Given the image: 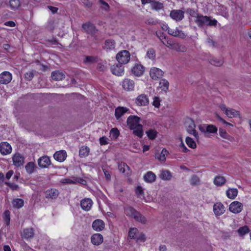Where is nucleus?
<instances>
[{
    "label": "nucleus",
    "instance_id": "obj_1",
    "mask_svg": "<svg viewBox=\"0 0 251 251\" xmlns=\"http://www.w3.org/2000/svg\"><path fill=\"white\" fill-rule=\"evenodd\" d=\"M127 125L133 133L141 138L143 135V126L140 123V118L137 116H130L127 119Z\"/></svg>",
    "mask_w": 251,
    "mask_h": 251
},
{
    "label": "nucleus",
    "instance_id": "obj_2",
    "mask_svg": "<svg viewBox=\"0 0 251 251\" xmlns=\"http://www.w3.org/2000/svg\"><path fill=\"white\" fill-rule=\"evenodd\" d=\"M125 213L128 217L135 219L143 224H145L147 222L146 218L136 211L133 207L127 206L125 208Z\"/></svg>",
    "mask_w": 251,
    "mask_h": 251
},
{
    "label": "nucleus",
    "instance_id": "obj_3",
    "mask_svg": "<svg viewBox=\"0 0 251 251\" xmlns=\"http://www.w3.org/2000/svg\"><path fill=\"white\" fill-rule=\"evenodd\" d=\"M195 21L199 26L216 25L217 23L216 20L211 19L209 17L201 15H198L196 17Z\"/></svg>",
    "mask_w": 251,
    "mask_h": 251
},
{
    "label": "nucleus",
    "instance_id": "obj_4",
    "mask_svg": "<svg viewBox=\"0 0 251 251\" xmlns=\"http://www.w3.org/2000/svg\"><path fill=\"white\" fill-rule=\"evenodd\" d=\"M219 107L221 110L229 118H235L239 116V112L233 108L227 107L225 104H221Z\"/></svg>",
    "mask_w": 251,
    "mask_h": 251
},
{
    "label": "nucleus",
    "instance_id": "obj_5",
    "mask_svg": "<svg viewBox=\"0 0 251 251\" xmlns=\"http://www.w3.org/2000/svg\"><path fill=\"white\" fill-rule=\"evenodd\" d=\"M185 127L187 131L190 134L194 135L195 137H198V133L195 130V124L193 120L190 118H187L185 122Z\"/></svg>",
    "mask_w": 251,
    "mask_h": 251
},
{
    "label": "nucleus",
    "instance_id": "obj_6",
    "mask_svg": "<svg viewBox=\"0 0 251 251\" xmlns=\"http://www.w3.org/2000/svg\"><path fill=\"white\" fill-rule=\"evenodd\" d=\"M116 59L119 63L126 64L130 59V54L126 50H122L117 54Z\"/></svg>",
    "mask_w": 251,
    "mask_h": 251
},
{
    "label": "nucleus",
    "instance_id": "obj_7",
    "mask_svg": "<svg viewBox=\"0 0 251 251\" xmlns=\"http://www.w3.org/2000/svg\"><path fill=\"white\" fill-rule=\"evenodd\" d=\"M243 208V204L238 201H234L229 205V210L234 214L240 213L242 211Z\"/></svg>",
    "mask_w": 251,
    "mask_h": 251
},
{
    "label": "nucleus",
    "instance_id": "obj_8",
    "mask_svg": "<svg viewBox=\"0 0 251 251\" xmlns=\"http://www.w3.org/2000/svg\"><path fill=\"white\" fill-rule=\"evenodd\" d=\"M12 162L15 166L19 167L24 165L25 158L20 153H15L12 156Z\"/></svg>",
    "mask_w": 251,
    "mask_h": 251
},
{
    "label": "nucleus",
    "instance_id": "obj_9",
    "mask_svg": "<svg viewBox=\"0 0 251 251\" xmlns=\"http://www.w3.org/2000/svg\"><path fill=\"white\" fill-rule=\"evenodd\" d=\"M163 72L158 68L153 67L150 70V76L154 80L160 78L163 75Z\"/></svg>",
    "mask_w": 251,
    "mask_h": 251
},
{
    "label": "nucleus",
    "instance_id": "obj_10",
    "mask_svg": "<svg viewBox=\"0 0 251 251\" xmlns=\"http://www.w3.org/2000/svg\"><path fill=\"white\" fill-rule=\"evenodd\" d=\"M135 83L133 80L125 78L122 82V87L126 91H132L134 90Z\"/></svg>",
    "mask_w": 251,
    "mask_h": 251
},
{
    "label": "nucleus",
    "instance_id": "obj_11",
    "mask_svg": "<svg viewBox=\"0 0 251 251\" xmlns=\"http://www.w3.org/2000/svg\"><path fill=\"white\" fill-rule=\"evenodd\" d=\"M12 79V75L8 71H4L0 74V83L3 84L9 83Z\"/></svg>",
    "mask_w": 251,
    "mask_h": 251
},
{
    "label": "nucleus",
    "instance_id": "obj_12",
    "mask_svg": "<svg viewBox=\"0 0 251 251\" xmlns=\"http://www.w3.org/2000/svg\"><path fill=\"white\" fill-rule=\"evenodd\" d=\"M12 148L11 145L6 142H3L0 144V152L4 155L11 153Z\"/></svg>",
    "mask_w": 251,
    "mask_h": 251
},
{
    "label": "nucleus",
    "instance_id": "obj_13",
    "mask_svg": "<svg viewBox=\"0 0 251 251\" xmlns=\"http://www.w3.org/2000/svg\"><path fill=\"white\" fill-rule=\"evenodd\" d=\"M213 212L216 216L222 215L225 212V207L221 202H216L213 205Z\"/></svg>",
    "mask_w": 251,
    "mask_h": 251
},
{
    "label": "nucleus",
    "instance_id": "obj_14",
    "mask_svg": "<svg viewBox=\"0 0 251 251\" xmlns=\"http://www.w3.org/2000/svg\"><path fill=\"white\" fill-rule=\"evenodd\" d=\"M132 73L136 76H140L144 72V67L140 64H136L131 68Z\"/></svg>",
    "mask_w": 251,
    "mask_h": 251
},
{
    "label": "nucleus",
    "instance_id": "obj_15",
    "mask_svg": "<svg viewBox=\"0 0 251 251\" xmlns=\"http://www.w3.org/2000/svg\"><path fill=\"white\" fill-rule=\"evenodd\" d=\"M112 73L116 75L121 76L124 73V67L121 64H114L111 66Z\"/></svg>",
    "mask_w": 251,
    "mask_h": 251
},
{
    "label": "nucleus",
    "instance_id": "obj_16",
    "mask_svg": "<svg viewBox=\"0 0 251 251\" xmlns=\"http://www.w3.org/2000/svg\"><path fill=\"white\" fill-rule=\"evenodd\" d=\"M38 164L40 167L47 168L50 165L51 161L48 156H44L38 159Z\"/></svg>",
    "mask_w": 251,
    "mask_h": 251
},
{
    "label": "nucleus",
    "instance_id": "obj_17",
    "mask_svg": "<svg viewBox=\"0 0 251 251\" xmlns=\"http://www.w3.org/2000/svg\"><path fill=\"white\" fill-rule=\"evenodd\" d=\"M103 241L102 235L100 233H95L91 237L92 244L95 246H99L102 244Z\"/></svg>",
    "mask_w": 251,
    "mask_h": 251
},
{
    "label": "nucleus",
    "instance_id": "obj_18",
    "mask_svg": "<svg viewBox=\"0 0 251 251\" xmlns=\"http://www.w3.org/2000/svg\"><path fill=\"white\" fill-rule=\"evenodd\" d=\"M170 17L176 21H181L184 17V12L180 10H173L170 13Z\"/></svg>",
    "mask_w": 251,
    "mask_h": 251
},
{
    "label": "nucleus",
    "instance_id": "obj_19",
    "mask_svg": "<svg viewBox=\"0 0 251 251\" xmlns=\"http://www.w3.org/2000/svg\"><path fill=\"white\" fill-rule=\"evenodd\" d=\"M54 158L57 161L62 162L67 157V152L64 150L56 151L53 155Z\"/></svg>",
    "mask_w": 251,
    "mask_h": 251
},
{
    "label": "nucleus",
    "instance_id": "obj_20",
    "mask_svg": "<svg viewBox=\"0 0 251 251\" xmlns=\"http://www.w3.org/2000/svg\"><path fill=\"white\" fill-rule=\"evenodd\" d=\"M93 204L92 201L89 198H85L80 202V206L82 209L85 211H89L92 207Z\"/></svg>",
    "mask_w": 251,
    "mask_h": 251
},
{
    "label": "nucleus",
    "instance_id": "obj_21",
    "mask_svg": "<svg viewBox=\"0 0 251 251\" xmlns=\"http://www.w3.org/2000/svg\"><path fill=\"white\" fill-rule=\"evenodd\" d=\"M105 226L103 221L100 219L95 220L92 224V227L94 230L97 231H100L102 230Z\"/></svg>",
    "mask_w": 251,
    "mask_h": 251
},
{
    "label": "nucleus",
    "instance_id": "obj_22",
    "mask_svg": "<svg viewBox=\"0 0 251 251\" xmlns=\"http://www.w3.org/2000/svg\"><path fill=\"white\" fill-rule=\"evenodd\" d=\"M169 34L181 38H184L186 37V34L182 31L179 30L177 28L175 29H170L168 31Z\"/></svg>",
    "mask_w": 251,
    "mask_h": 251
},
{
    "label": "nucleus",
    "instance_id": "obj_23",
    "mask_svg": "<svg viewBox=\"0 0 251 251\" xmlns=\"http://www.w3.org/2000/svg\"><path fill=\"white\" fill-rule=\"evenodd\" d=\"M149 99L144 94L139 95L136 100V103L139 106H145L149 103Z\"/></svg>",
    "mask_w": 251,
    "mask_h": 251
},
{
    "label": "nucleus",
    "instance_id": "obj_24",
    "mask_svg": "<svg viewBox=\"0 0 251 251\" xmlns=\"http://www.w3.org/2000/svg\"><path fill=\"white\" fill-rule=\"evenodd\" d=\"M34 234V230L32 228H25L22 232V237L27 240L32 238Z\"/></svg>",
    "mask_w": 251,
    "mask_h": 251
},
{
    "label": "nucleus",
    "instance_id": "obj_25",
    "mask_svg": "<svg viewBox=\"0 0 251 251\" xmlns=\"http://www.w3.org/2000/svg\"><path fill=\"white\" fill-rule=\"evenodd\" d=\"M226 178L221 175H217L214 178L213 183L217 186H223L226 182Z\"/></svg>",
    "mask_w": 251,
    "mask_h": 251
},
{
    "label": "nucleus",
    "instance_id": "obj_26",
    "mask_svg": "<svg viewBox=\"0 0 251 251\" xmlns=\"http://www.w3.org/2000/svg\"><path fill=\"white\" fill-rule=\"evenodd\" d=\"M168 154L169 151L166 149H163L160 153L155 154V158L161 162H164L166 160V156Z\"/></svg>",
    "mask_w": 251,
    "mask_h": 251
},
{
    "label": "nucleus",
    "instance_id": "obj_27",
    "mask_svg": "<svg viewBox=\"0 0 251 251\" xmlns=\"http://www.w3.org/2000/svg\"><path fill=\"white\" fill-rule=\"evenodd\" d=\"M83 30L89 34H93L95 33V27L94 25L90 23H87L82 25Z\"/></svg>",
    "mask_w": 251,
    "mask_h": 251
},
{
    "label": "nucleus",
    "instance_id": "obj_28",
    "mask_svg": "<svg viewBox=\"0 0 251 251\" xmlns=\"http://www.w3.org/2000/svg\"><path fill=\"white\" fill-rule=\"evenodd\" d=\"M219 135L222 138L227 140V141L233 142L235 141L234 138L229 135L224 129H219Z\"/></svg>",
    "mask_w": 251,
    "mask_h": 251
},
{
    "label": "nucleus",
    "instance_id": "obj_29",
    "mask_svg": "<svg viewBox=\"0 0 251 251\" xmlns=\"http://www.w3.org/2000/svg\"><path fill=\"white\" fill-rule=\"evenodd\" d=\"M156 176L151 171L148 172L144 176V180L148 183L154 182L156 179Z\"/></svg>",
    "mask_w": 251,
    "mask_h": 251
},
{
    "label": "nucleus",
    "instance_id": "obj_30",
    "mask_svg": "<svg viewBox=\"0 0 251 251\" xmlns=\"http://www.w3.org/2000/svg\"><path fill=\"white\" fill-rule=\"evenodd\" d=\"M128 109L124 107H118L115 109V115L117 120L119 119L127 111Z\"/></svg>",
    "mask_w": 251,
    "mask_h": 251
},
{
    "label": "nucleus",
    "instance_id": "obj_31",
    "mask_svg": "<svg viewBox=\"0 0 251 251\" xmlns=\"http://www.w3.org/2000/svg\"><path fill=\"white\" fill-rule=\"evenodd\" d=\"M115 42L114 40L111 39L106 40L105 41L103 48L107 51L115 49Z\"/></svg>",
    "mask_w": 251,
    "mask_h": 251
},
{
    "label": "nucleus",
    "instance_id": "obj_32",
    "mask_svg": "<svg viewBox=\"0 0 251 251\" xmlns=\"http://www.w3.org/2000/svg\"><path fill=\"white\" fill-rule=\"evenodd\" d=\"M238 192L236 188H229L226 191V195L227 198L233 200L237 196Z\"/></svg>",
    "mask_w": 251,
    "mask_h": 251
},
{
    "label": "nucleus",
    "instance_id": "obj_33",
    "mask_svg": "<svg viewBox=\"0 0 251 251\" xmlns=\"http://www.w3.org/2000/svg\"><path fill=\"white\" fill-rule=\"evenodd\" d=\"M171 173L168 170H161L159 177L161 179L164 180H169L172 177Z\"/></svg>",
    "mask_w": 251,
    "mask_h": 251
},
{
    "label": "nucleus",
    "instance_id": "obj_34",
    "mask_svg": "<svg viewBox=\"0 0 251 251\" xmlns=\"http://www.w3.org/2000/svg\"><path fill=\"white\" fill-rule=\"evenodd\" d=\"M65 77V75L62 72L59 71L54 72L52 73L51 78L52 79L59 81L63 79Z\"/></svg>",
    "mask_w": 251,
    "mask_h": 251
},
{
    "label": "nucleus",
    "instance_id": "obj_35",
    "mask_svg": "<svg viewBox=\"0 0 251 251\" xmlns=\"http://www.w3.org/2000/svg\"><path fill=\"white\" fill-rule=\"evenodd\" d=\"M46 195L47 198L55 199L58 196V192L56 189H51L46 191Z\"/></svg>",
    "mask_w": 251,
    "mask_h": 251
},
{
    "label": "nucleus",
    "instance_id": "obj_36",
    "mask_svg": "<svg viewBox=\"0 0 251 251\" xmlns=\"http://www.w3.org/2000/svg\"><path fill=\"white\" fill-rule=\"evenodd\" d=\"M75 176H72L68 178H63L60 180L59 182L64 184H75Z\"/></svg>",
    "mask_w": 251,
    "mask_h": 251
},
{
    "label": "nucleus",
    "instance_id": "obj_37",
    "mask_svg": "<svg viewBox=\"0 0 251 251\" xmlns=\"http://www.w3.org/2000/svg\"><path fill=\"white\" fill-rule=\"evenodd\" d=\"M169 83L168 80L163 79L159 82V88L161 90L164 92H167L168 90Z\"/></svg>",
    "mask_w": 251,
    "mask_h": 251
},
{
    "label": "nucleus",
    "instance_id": "obj_38",
    "mask_svg": "<svg viewBox=\"0 0 251 251\" xmlns=\"http://www.w3.org/2000/svg\"><path fill=\"white\" fill-rule=\"evenodd\" d=\"M157 131L155 129L151 128L146 131V134L150 140L155 139L157 135Z\"/></svg>",
    "mask_w": 251,
    "mask_h": 251
},
{
    "label": "nucleus",
    "instance_id": "obj_39",
    "mask_svg": "<svg viewBox=\"0 0 251 251\" xmlns=\"http://www.w3.org/2000/svg\"><path fill=\"white\" fill-rule=\"evenodd\" d=\"M36 165L33 162H30L27 163L25 166V169L26 170V172L28 174H31L33 173L34 169L35 168Z\"/></svg>",
    "mask_w": 251,
    "mask_h": 251
},
{
    "label": "nucleus",
    "instance_id": "obj_40",
    "mask_svg": "<svg viewBox=\"0 0 251 251\" xmlns=\"http://www.w3.org/2000/svg\"><path fill=\"white\" fill-rule=\"evenodd\" d=\"M90 151L89 148L87 147L82 146L79 150V156L80 157H85L89 154Z\"/></svg>",
    "mask_w": 251,
    "mask_h": 251
},
{
    "label": "nucleus",
    "instance_id": "obj_41",
    "mask_svg": "<svg viewBox=\"0 0 251 251\" xmlns=\"http://www.w3.org/2000/svg\"><path fill=\"white\" fill-rule=\"evenodd\" d=\"M24 203V201L22 199H16L13 200L12 201V204L13 207L16 208H20L22 206H23Z\"/></svg>",
    "mask_w": 251,
    "mask_h": 251
},
{
    "label": "nucleus",
    "instance_id": "obj_42",
    "mask_svg": "<svg viewBox=\"0 0 251 251\" xmlns=\"http://www.w3.org/2000/svg\"><path fill=\"white\" fill-rule=\"evenodd\" d=\"M138 230L137 228H130L128 231V236L131 239H135L139 233Z\"/></svg>",
    "mask_w": 251,
    "mask_h": 251
},
{
    "label": "nucleus",
    "instance_id": "obj_43",
    "mask_svg": "<svg viewBox=\"0 0 251 251\" xmlns=\"http://www.w3.org/2000/svg\"><path fill=\"white\" fill-rule=\"evenodd\" d=\"M185 142L188 146L190 148L194 149L197 147L196 142L189 137H187L186 138Z\"/></svg>",
    "mask_w": 251,
    "mask_h": 251
},
{
    "label": "nucleus",
    "instance_id": "obj_44",
    "mask_svg": "<svg viewBox=\"0 0 251 251\" xmlns=\"http://www.w3.org/2000/svg\"><path fill=\"white\" fill-rule=\"evenodd\" d=\"M21 5L19 0H10L9 5L12 9H18Z\"/></svg>",
    "mask_w": 251,
    "mask_h": 251
},
{
    "label": "nucleus",
    "instance_id": "obj_45",
    "mask_svg": "<svg viewBox=\"0 0 251 251\" xmlns=\"http://www.w3.org/2000/svg\"><path fill=\"white\" fill-rule=\"evenodd\" d=\"M151 6L152 9L155 10L156 11L160 10L163 8V5L162 3L156 1L155 0L152 3Z\"/></svg>",
    "mask_w": 251,
    "mask_h": 251
},
{
    "label": "nucleus",
    "instance_id": "obj_46",
    "mask_svg": "<svg viewBox=\"0 0 251 251\" xmlns=\"http://www.w3.org/2000/svg\"><path fill=\"white\" fill-rule=\"evenodd\" d=\"M249 228L247 226H244L240 227L238 230V233L240 236H244L249 232Z\"/></svg>",
    "mask_w": 251,
    "mask_h": 251
},
{
    "label": "nucleus",
    "instance_id": "obj_47",
    "mask_svg": "<svg viewBox=\"0 0 251 251\" xmlns=\"http://www.w3.org/2000/svg\"><path fill=\"white\" fill-rule=\"evenodd\" d=\"M147 57L151 60H154L155 58V51L153 49H149L146 54Z\"/></svg>",
    "mask_w": 251,
    "mask_h": 251
},
{
    "label": "nucleus",
    "instance_id": "obj_48",
    "mask_svg": "<svg viewBox=\"0 0 251 251\" xmlns=\"http://www.w3.org/2000/svg\"><path fill=\"white\" fill-rule=\"evenodd\" d=\"M173 50L179 52H185L186 51V48L184 45L176 43L175 46H174Z\"/></svg>",
    "mask_w": 251,
    "mask_h": 251
},
{
    "label": "nucleus",
    "instance_id": "obj_49",
    "mask_svg": "<svg viewBox=\"0 0 251 251\" xmlns=\"http://www.w3.org/2000/svg\"><path fill=\"white\" fill-rule=\"evenodd\" d=\"M135 193L137 196L143 199L144 198V189L141 186H138L135 189Z\"/></svg>",
    "mask_w": 251,
    "mask_h": 251
},
{
    "label": "nucleus",
    "instance_id": "obj_50",
    "mask_svg": "<svg viewBox=\"0 0 251 251\" xmlns=\"http://www.w3.org/2000/svg\"><path fill=\"white\" fill-rule=\"evenodd\" d=\"M162 42L164 45L171 49H174V46H175V45L176 44L175 43H173L172 41L167 40L165 38L164 40H162Z\"/></svg>",
    "mask_w": 251,
    "mask_h": 251
},
{
    "label": "nucleus",
    "instance_id": "obj_51",
    "mask_svg": "<svg viewBox=\"0 0 251 251\" xmlns=\"http://www.w3.org/2000/svg\"><path fill=\"white\" fill-rule=\"evenodd\" d=\"M3 219L7 225H9L10 221V212L8 210H6L3 213Z\"/></svg>",
    "mask_w": 251,
    "mask_h": 251
},
{
    "label": "nucleus",
    "instance_id": "obj_52",
    "mask_svg": "<svg viewBox=\"0 0 251 251\" xmlns=\"http://www.w3.org/2000/svg\"><path fill=\"white\" fill-rule=\"evenodd\" d=\"M135 239L138 242H144L146 240V237L143 233L139 232Z\"/></svg>",
    "mask_w": 251,
    "mask_h": 251
},
{
    "label": "nucleus",
    "instance_id": "obj_53",
    "mask_svg": "<svg viewBox=\"0 0 251 251\" xmlns=\"http://www.w3.org/2000/svg\"><path fill=\"white\" fill-rule=\"evenodd\" d=\"M200 180L197 176H193L190 180V183L192 185H197L200 184Z\"/></svg>",
    "mask_w": 251,
    "mask_h": 251
},
{
    "label": "nucleus",
    "instance_id": "obj_54",
    "mask_svg": "<svg viewBox=\"0 0 251 251\" xmlns=\"http://www.w3.org/2000/svg\"><path fill=\"white\" fill-rule=\"evenodd\" d=\"M128 168V167L125 163L121 162L118 164V169L122 173H125L126 169Z\"/></svg>",
    "mask_w": 251,
    "mask_h": 251
},
{
    "label": "nucleus",
    "instance_id": "obj_55",
    "mask_svg": "<svg viewBox=\"0 0 251 251\" xmlns=\"http://www.w3.org/2000/svg\"><path fill=\"white\" fill-rule=\"evenodd\" d=\"M217 131V128L216 126L212 125H207L206 132L214 133Z\"/></svg>",
    "mask_w": 251,
    "mask_h": 251
},
{
    "label": "nucleus",
    "instance_id": "obj_56",
    "mask_svg": "<svg viewBox=\"0 0 251 251\" xmlns=\"http://www.w3.org/2000/svg\"><path fill=\"white\" fill-rule=\"evenodd\" d=\"M99 2L100 7L102 9L106 11H107L109 10V6L107 2H105L103 0H100Z\"/></svg>",
    "mask_w": 251,
    "mask_h": 251
},
{
    "label": "nucleus",
    "instance_id": "obj_57",
    "mask_svg": "<svg viewBox=\"0 0 251 251\" xmlns=\"http://www.w3.org/2000/svg\"><path fill=\"white\" fill-rule=\"evenodd\" d=\"M152 104L155 107H159L160 105V100L159 97H155L153 98Z\"/></svg>",
    "mask_w": 251,
    "mask_h": 251
},
{
    "label": "nucleus",
    "instance_id": "obj_58",
    "mask_svg": "<svg viewBox=\"0 0 251 251\" xmlns=\"http://www.w3.org/2000/svg\"><path fill=\"white\" fill-rule=\"evenodd\" d=\"M96 58L92 56H87L85 57L84 62L87 63H92L96 61Z\"/></svg>",
    "mask_w": 251,
    "mask_h": 251
},
{
    "label": "nucleus",
    "instance_id": "obj_59",
    "mask_svg": "<svg viewBox=\"0 0 251 251\" xmlns=\"http://www.w3.org/2000/svg\"><path fill=\"white\" fill-rule=\"evenodd\" d=\"M110 133L113 138H117L119 136V131L117 128H113L111 130Z\"/></svg>",
    "mask_w": 251,
    "mask_h": 251
},
{
    "label": "nucleus",
    "instance_id": "obj_60",
    "mask_svg": "<svg viewBox=\"0 0 251 251\" xmlns=\"http://www.w3.org/2000/svg\"><path fill=\"white\" fill-rule=\"evenodd\" d=\"M210 63L211 64L215 66H221L223 64V60L217 59H213L211 60Z\"/></svg>",
    "mask_w": 251,
    "mask_h": 251
},
{
    "label": "nucleus",
    "instance_id": "obj_61",
    "mask_svg": "<svg viewBox=\"0 0 251 251\" xmlns=\"http://www.w3.org/2000/svg\"><path fill=\"white\" fill-rule=\"evenodd\" d=\"M75 179L76 180L75 181V184L79 183L82 185H86V181L80 177H78L75 176Z\"/></svg>",
    "mask_w": 251,
    "mask_h": 251
},
{
    "label": "nucleus",
    "instance_id": "obj_62",
    "mask_svg": "<svg viewBox=\"0 0 251 251\" xmlns=\"http://www.w3.org/2000/svg\"><path fill=\"white\" fill-rule=\"evenodd\" d=\"M109 142V139L106 137H102L100 138V143L101 145H104L108 144Z\"/></svg>",
    "mask_w": 251,
    "mask_h": 251
},
{
    "label": "nucleus",
    "instance_id": "obj_63",
    "mask_svg": "<svg viewBox=\"0 0 251 251\" xmlns=\"http://www.w3.org/2000/svg\"><path fill=\"white\" fill-rule=\"evenodd\" d=\"M25 76L26 79L30 80L33 77V72L32 71H29L25 74Z\"/></svg>",
    "mask_w": 251,
    "mask_h": 251
},
{
    "label": "nucleus",
    "instance_id": "obj_64",
    "mask_svg": "<svg viewBox=\"0 0 251 251\" xmlns=\"http://www.w3.org/2000/svg\"><path fill=\"white\" fill-rule=\"evenodd\" d=\"M97 68L100 71H104L106 69L105 63H100L97 65Z\"/></svg>",
    "mask_w": 251,
    "mask_h": 251
}]
</instances>
